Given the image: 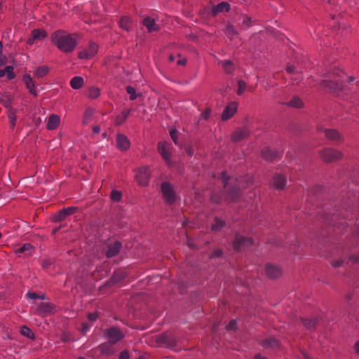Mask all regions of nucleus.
<instances>
[{"label":"nucleus","mask_w":359,"mask_h":359,"mask_svg":"<svg viewBox=\"0 0 359 359\" xmlns=\"http://www.w3.org/2000/svg\"><path fill=\"white\" fill-rule=\"evenodd\" d=\"M224 185V199L227 203L236 202L241 196V189L248 187V184L252 182H247L246 186L241 185V181L237 178L230 177L226 172H222L219 177Z\"/></svg>","instance_id":"1"},{"label":"nucleus","mask_w":359,"mask_h":359,"mask_svg":"<svg viewBox=\"0 0 359 359\" xmlns=\"http://www.w3.org/2000/svg\"><path fill=\"white\" fill-rule=\"evenodd\" d=\"M341 72L339 70H335L333 72L327 73L325 78L320 82V86L328 93L339 96L341 93L345 92L346 94L349 89L343 84L341 81L337 77H340Z\"/></svg>","instance_id":"2"},{"label":"nucleus","mask_w":359,"mask_h":359,"mask_svg":"<svg viewBox=\"0 0 359 359\" xmlns=\"http://www.w3.org/2000/svg\"><path fill=\"white\" fill-rule=\"evenodd\" d=\"M50 39L58 49L65 53L73 52L78 43L77 39L74 37V35L68 34L62 29L52 33Z\"/></svg>","instance_id":"3"},{"label":"nucleus","mask_w":359,"mask_h":359,"mask_svg":"<svg viewBox=\"0 0 359 359\" xmlns=\"http://www.w3.org/2000/svg\"><path fill=\"white\" fill-rule=\"evenodd\" d=\"M320 159L327 163H332L341 160L344 154L334 148H325L320 151Z\"/></svg>","instance_id":"4"},{"label":"nucleus","mask_w":359,"mask_h":359,"mask_svg":"<svg viewBox=\"0 0 359 359\" xmlns=\"http://www.w3.org/2000/svg\"><path fill=\"white\" fill-rule=\"evenodd\" d=\"M156 342L167 348H174L177 346V340L175 334L171 332H165L156 336Z\"/></svg>","instance_id":"5"},{"label":"nucleus","mask_w":359,"mask_h":359,"mask_svg":"<svg viewBox=\"0 0 359 359\" xmlns=\"http://www.w3.org/2000/svg\"><path fill=\"white\" fill-rule=\"evenodd\" d=\"M104 336L109 339L111 344L121 341L125 335L118 327H111L104 330Z\"/></svg>","instance_id":"6"},{"label":"nucleus","mask_w":359,"mask_h":359,"mask_svg":"<svg viewBox=\"0 0 359 359\" xmlns=\"http://www.w3.org/2000/svg\"><path fill=\"white\" fill-rule=\"evenodd\" d=\"M128 276V272L123 269L114 271L111 277L105 283V286L110 287L121 283Z\"/></svg>","instance_id":"7"},{"label":"nucleus","mask_w":359,"mask_h":359,"mask_svg":"<svg viewBox=\"0 0 359 359\" xmlns=\"http://www.w3.org/2000/svg\"><path fill=\"white\" fill-rule=\"evenodd\" d=\"M230 11V4L227 2L223 1L217 6L212 8H203V14L216 16L219 13L229 12Z\"/></svg>","instance_id":"8"},{"label":"nucleus","mask_w":359,"mask_h":359,"mask_svg":"<svg viewBox=\"0 0 359 359\" xmlns=\"http://www.w3.org/2000/svg\"><path fill=\"white\" fill-rule=\"evenodd\" d=\"M161 191L166 202L172 204L176 200V194L170 183L165 182L161 184Z\"/></svg>","instance_id":"9"},{"label":"nucleus","mask_w":359,"mask_h":359,"mask_svg":"<svg viewBox=\"0 0 359 359\" xmlns=\"http://www.w3.org/2000/svg\"><path fill=\"white\" fill-rule=\"evenodd\" d=\"M252 244L253 241L252 238L236 234L233 242V248L235 250L240 251L245 247L251 246Z\"/></svg>","instance_id":"10"},{"label":"nucleus","mask_w":359,"mask_h":359,"mask_svg":"<svg viewBox=\"0 0 359 359\" xmlns=\"http://www.w3.org/2000/svg\"><path fill=\"white\" fill-rule=\"evenodd\" d=\"M79 211V208L77 207H69L67 208H63L60 210L57 214H55L53 217V221L54 222H59L65 220L67 217L70 216L76 212Z\"/></svg>","instance_id":"11"},{"label":"nucleus","mask_w":359,"mask_h":359,"mask_svg":"<svg viewBox=\"0 0 359 359\" xmlns=\"http://www.w3.org/2000/svg\"><path fill=\"white\" fill-rule=\"evenodd\" d=\"M265 273L270 279H277L283 274L282 269L276 265L268 263L265 265Z\"/></svg>","instance_id":"12"},{"label":"nucleus","mask_w":359,"mask_h":359,"mask_svg":"<svg viewBox=\"0 0 359 359\" xmlns=\"http://www.w3.org/2000/svg\"><path fill=\"white\" fill-rule=\"evenodd\" d=\"M150 178V170L149 167L140 168L136 175V180L141 186H146Z\"/></svg>","instance_id":"13"},{"label":"nucleus","mask_w":359,"mask_h":359,"mask_svg":"<svg viewBox=\"0 0 359 359\" xmlns=\"http://www.w3.org/2000/svg\"><path fill=\"white\" fill-rule=\"evenodd\" d=\"M325 136L330 141L341 143L344 142L342 135L336 129H323Z\"/></svg>","instance_id":"14"},{"label":"nucleus","mask_w":359,"mask_h":359,"mask_svg":"<svg viewBox=\"0 0 359 359\" xmlns=\"http://www.w3.org/2000/svg\"><path fill=\"white\" fill-rule=\"evenodd\" d=\"M237 103L236 102H231L229 103L224 109L221 114V119L223 121H226L233 116L237 111Z\"/></svg>","instance_id":"15"},{"label":"nucleus","mask_w":359,"mask_h":359,"mask_svg":"<svg viewBox=\"0 0 359 359\" xmlns=\"http://www.w3.org/2000/svg\"><path fill=\"white\" fill-rule=\"evenodd\" d=\"M56 312V307L53 304L41 302L37 309V313L43 316H46Z\"/></svg>","instance_id":"16"},{"label":"nucleus","mask_w":359,"mask_h":359,"mask_svg":"<svg viewBox=\"0 0 359 359\" xmlns=\"http://www.w3.org/2000/svg\"><path fill=\"white\" fill-rule=\"evenodd\" d=\"M97 48L98 46L96 43L90 42L87 50H83L79 52L78 57L80 59H90L97 53Z\"/></svg>","instance_id":"17"},{"label":"nucleus","mask_w":359,"mask_h":359,"mask_svg":"<svg viewBox=\"0 0 359 359\" xmlns=\"http://www.w3.org/2000/svg\"><path fill=\"white\" fill-rule=\"evenodd\" d=\"M122 248V243L120 241H115L114 243L107 245V250L105 255L107 258H112L116 256Z\"/></svg>","instance_id":"18"},{"label":"nucleus","mask_w":359,"mask_h":359,"mask_svg":"<svg viewBox=\"0 0 359 359\" xmlns=\"http://www.w3.org/2000/svg\"><path fill=\"white\" fill-rule=\"evenodd\" d=\"M250 132L247 128H238L231 134V141L238 142L249 137Z\"/></svg>","instance_id":"19"},{"label":"nucleus","mask_w":359,"mask_h":359,"mask_svg":"<svg viewBox=\"0 0 359 359\" xmlns=\"http://www.w3.org/2000/svg\"><path fill=\"white\" fill-rule=\"evenodd\" d=\"M116 146L118 149L125 151L129 149L130 142L126 135L119 133L116 136Z\"/></svg>","instance_id":"20"},{"label":"nucleus","mask_w":359,"mask_h":359,"mask_svg":"<svg viewBox=\"0 0 359 359\" xmlns=\"http://www.w3.org/2000/svg\"><path fill=\"white\" fill-rule=\"evenodd\" d=\"M142 24L146 27L148 32H158L160 30V26L156 24V20L151 17H146L142 20Z\"/></svg>","instance_id":"21"},{"label":"nucleus","mask_w":359,"mask_h":359,"mask_svg":"<svg viewBox=\"0 0 359 359\" xmlns=\"http://www.w3.org/2000/svg\"><path fill=\"white\" fill-rule=\"evenodd\" d=\"M286 177L280 174L276 175L272 180L273 186L278 190H283L286 185Z\"/></svg>","instance_id":"22"},{"label":"nucleus","mask_w":359,"mask_h":359,"mask_svg":"<svg viewBox=\"0 0 359 359\" xmlns=\"http://www.w3.org/2000/svg\"><path fill=\"white\" fill-rule=\"evenodd\" d=\"M259 343L265 348L276 349L280 346V341L273 337L261 340Z\"/></svg>","instance_id":"23"},{"label":"nucleus","mask_w":359,"mask_h":359,"mask_svg":"<svg viewBox=\"0 0 359 359\" xmlns=\"http://www.w3.org/2000/svg\"><path fill=\"white\" fill-rule=\"evenodd\" d=\"M32 37L27 40L28 44H32L34 40H42L47 36V32L44 29H35L32 32Z\"/></svg>","instance_id":"24"},{"label":"nucleus","mask_w":359,"mask_h":359,"mask_svg":"<svg viewBox=\"0 0 359 359\" xmlns=\"http://www.w3.org/2000/svg\"><path fill=\"white\" fill-rule=\"evenodd\" d=\"M301 320L304 326L308 330H314L319 323V319L317 316L311 318H301Z\"/></svg>","instance_id":"25"},{"label":"nucleus","mask_w":359,"mask_h":359,"mask_svg":"<svg viewBox=\"0 0 359 359\" xmlns=\"http://www.w3.org/2000/svg\"><path fill=\"white\" fill-rule=\"evenodd\" d=\"M22 80H23L24 83H25L27 88L29 89V93L32 95L36 96L37 93H36V90L35 88V85H34V83L32 79L30 77V76L29 74H25L23 76Z\"/></svg>","instance_id":"26"},{"label":"nucleus","mask_w":359,"mask_h":359,"mask_svg":"<svg viewBox=\"0 0 359 359\" xmlns=\"http://www.w3.org/2000/svg\"><path fill=\"white\" fill-rule=\"evenodd\" d=\"M34 250V247L29 243H25L18 249L14 250L15 253H24L27 256L32 255Z\"/></svg>","instance_id":"27"},{"label":"nucleus","mask_w":359,"mask_h":359,"mask_svg":"<svg viewBox=\"0 0 359 359\" xmlns=\"http://www.w3.org/2000/svg\"><path fill=\"white\" fill-rule=\"evenodd\" d=\"M60 124V117L55 114H51L48 117V121L47 123V129L53 130L56 129Z\"/></svg>","instance_id":"28"},{"label":"nucleus","mask_w":359,"mask_h":359,"mask_svg":"<svg viewBox=\"0 0 359 359\" xmlns=\"http://www.w3.org/2000/svg\"><path fill=\"white\" fill-rule=\"evenodd\" d=\"M262 156L268 161H273L278 158V154L266 147L262 150Z\"/></svg>","instance_id":"29"},{"label":"nucleus","mask_w":359,"mask_h":359,"mask_svg":"<svg viewBox=\"0 0 359 359\" xmlns=\"http://www.w3.org/2000/svg\"><path fill=\"white\" fill-rule=\"evenodd\" d=\"M132 20L128 16H123L119 21V25L123 29L129 32L132 27Z\"/></svg>","instance_id":"30"},{"label":"nucleus","mask_w":359,"mask_h":359,"mask_svg":"<svg viewBox=\"0 0 359 359\" xmlns=\"http://www.w3.org/2000/svg\"><path fill=\"white\" fill-rule=\"evenodd\" d=\"M224 32L231 40L233 39L234 36H237L238 34L235 27L229 22L226 25Z\"/></svg>","instance_id":"31"},{"label":"nucleus","mask_w":359,"mask_h":359,"mask_svg":"<svg viewBox=\"0 0 359 359\" xmlns=\"http://www.w3.org/2000/svg\"><path fill=\"white\" fill-rule=\"evenodd\" d=\"M6 74L8 80L14 79L15 75L13 72V67L6 66L4 69H0V78L4 76Z\"/></svg>","instance_id":"32"},{"label":"nucleus","mask_w":359,"mask_h":359,"mask_svg":"<svg viewBox=\"0 0 359 359\" xmlns=\"http://www.w3.org/2000/svg\"><path fill=\"white\" fill-rule=\"evenodd\" d=\"M166 142H160L158 144V151L165 160L169 159L170 156V154L166 149Z\"/></svg>","instance_id":"33"},{"label":"nucleus","mask_w":359,"mask_h":359,"mask_svg":"<svg viewBox=\"0 0 359 359\" xmlns=\"http://www.w3.org/2000/svg\"><path fill=\"white\" fill-rule=\"evenodd\" d=\"M83 84L84 81L81 76H74L70 81V86L73 89H80Z\"/></svg>","instance_id":"34"},{"label":"nucleus","mask_w":359,"mask_h":359,"mask_svg":"<svg viewBox=\"0 0 359 359\" xmlns=\"http://www.w3.org/2000/svg\"><path fill=\"white\" fill-rule=\"evenodd\" d=\"M290 107L300 109L304 107V102L299 97H294L290 102L286 103Z\"/></svg>","instance_id":"35"},{"label":"nucleus","mask_w":359,"mask_h":359,"mask_svg":"<svg viewBox=\"0 0 359 359\" xmlns=\"http://www.w3.org/2000/svg\"><path fill=\"white\" fill-rule=\"evenodd\" d=\"M130 110V109H125L123 110L121 115H118L116 118L115 123L116 126H120L122 123H123L127 119Z\"/></svg>","instance_id":"36"},{"label":"nucleus","mask_w":359,"mask_h":359,"mask_svg":"<svg viewBox=\"0 0 359 359\" xmlns=\"http://www.w3.org/2000/svg\"><path fill=\"white\" fill-rule=\"evenodd\" d=\"M226 223L224 221L219 219L218 217H215L214 223L211 225V229L214 231H218L224 227Z\"/></svg>","instance_id":"37"},{"label":"nucleus","mask_w":359,"mask_h":359,"mask_svg":"<svg viewBox=\"0 0 359 359\" xmlns=\"http://www.w3.org/2000/svg\"><path fill=\"white\" fill-rule=\"evenodd\" d=\"M224 72L228 74H231L233 72L235 68L233 63L231 60H225L221 62Z\"/></svg>","instance_id":"38"},{"label":"nucleus","mask_w":359,"mask_h":359,"mask_svg":"<svg viewBox=\"0 0 359 359\" xmlns=\"http://www.w3.org/2000/svg\"><path fill=\"white\" fill-rule=\"evenodd\" d=\"M49 72V68L47 66H40L36 68L35 71V76L38 78H42L45 76Z\"/></svg>","instance_id":"39"},{"label":"nucleus","mask_w":359,"mask_h":359,"mask_svg":"<svg viewBox=\"0 0 359 359\" xmlns=\"http://www.w3.org/2000/svg\"><path fill=\"white\" fill-rule=\"evenodd\" d=\"M20 333L29 338V339H34V332L27 326H22Z\"/></svg>","instance_id":"40"},{"label":"nucleus","mask_w":359,"mask_h":359,"mask_svg":"<svg viewBox=\"0 0 359 359\" xmlns=\"http://www.w3.org/2000/svg\"><path fill=\"white\" fill-rule=\"evenodd\" d=\"M93 112H94L93 109L90 107L87 108L85 110L84 117L82 121V123L83 125H87L88 123V119L93 116Z\"/></svg>","instance_id":"41"},{"label":"nucleus","mask_w":359,"mask_h":359,"mask_svg":"<svg viewBox=\"0 0 359 359\" xmlns=\"http://www.w3.org/2000/svg\"><path fill=\"white\" fill-rule=\"evenodd\" d=\"M285 70L287 73L290 74H302V71H299L295 65H287Z\"/></svg>","instance_id":"42"},{"label":"nucleus","mask_w":359,"mask_h":359,"mask_svg":"<svg viewBox=\"0 0 359 359\" xmlns=\"http://www.w3.org/2000/svg\"><path fill=\"white\" fill-rule=\"evenodd\" d=\"M246 86H247V84H246L245 81H244L243 80H239L238 81V89L236 91L237 95H242L244 93V91L246 88Z\"/></svg>","instance_id":"43"},{"label":"nucleus","mask_w":359,"mask_h":359,"mask_svg":"<svg viewBox=\"0 0 359 359\" xmlns=\"http://www.w3.org/2000/svg\"><path fill=\"white\" fill-rule=\"evenodd\" d=\"M178 133H179L178 131L175 128L171 129L170 130V137H171L172 141L174 142V143L176 145L181 147L182 144L178 142Z\"/></svg>","instance_id":"44"},{"label":"nucleus","mask_w":359,"mask_h":359,"mask_svg":"<svg viewBox=\"0 0 359 359\" xmlns=\"http://www.w3.org/2000/svg\"><path fill=\"white\" fill-rule=\"evenodd\" d=\"M100 90L98 88L91 87L89 89L88 96L90 98H93V99L97 98L100 96Z\"/></svg>","instance_id":"45"},{"label":"nucleus","mask_w":359,"mask_h":359,"mask_svg":"<svg viewBox=\"0 0 359 359\" xmlns=\"http://www.w3.org/2000/svg\"><path fill=\"white\" fill-rule=\"evenodd\" d=\"M8 118L10 119L11 126L12 128H13L15 125L16 116H15V112L13 109H10L8 110Z\"/></svg>","instance_id":"46"},{"label":"nucleus","mask_w":359,"mask_h":359,"mask_svg":"<svg viewBox=\"0 0 359 359\" xmlns=\"http://www.w3.org/2000/svg\"><path fill=\"white\" fill-rule=\"evenodd\" d=\"M99 350L102 354H110V346L107 343H103L99 345L98 346Z\"/></svg>","instance_id":"47"},{"label":"nucleus","mask_w":359,"mask_h":359,"mask_svg":"<svg viewBox=\"0 0 359 359\" xmlns=\"http://www.w3.org/2000/svg\"><path fill=\"white\" fill-rule=\"evenodd\" d=\"M126 91L130 95V100H134L137 98V95L136 94L135 89L130 86L126 87Z\"/></svg>","instance_id":"48"},{"label":"nucleus","mask_w":359,"mask_h":359,"mask_svg":"<svg viewBox=\"0 0 359 359\" xmlns=\"http://www.w3.org/2000/svg\"><path fill=\"white\" fill-rule=\"evenodd\" d=\"M121 196H122L121 193L117 190H113L111 192L110 197H111V200H113L114 201L118 202V201H121Z\"/></svg>","instance_id":"49"},{"label":"nucleus","mask_w":359,"mask_h":359,"mask_svg":"<svg viewBox=\"0 0 359 359\" xmlns=\"http://www.w3.org/2000/svg\"><path fill=\"white\" fill-rule=\"evenodd\" d=\"M0 102L8 110L12 109L11 107V99L10 97H6V99H4L3 97H0Z\"/></svg>","instance_id":"50"},{"label":"nucleus","mask_w":359,"mask_h":359,"mask_svg":"<svg viewBox=\"0 0 359 359\" xmlns=\"http://www.w3.org/2000/svg\"><path fill=\"white\" fill-rule=\"evenodd\" d=\"M223 255V252L220 248L215 249L210 255V258L220 257Z\"/></svg>","instance_id":"51"},{"label":"nucleus","mask_w":359,"mask_h":359,"mask_svg":"<svg viewBox=\"0 0 359 359\" xmlns=\"http://www.w3.org/2000/svg\"><path fill=\"white\" fill-rule=\"evenodd\" d=\"M54 263L53 260L48 258L43 260L42 263V267L45 269H48Z\"/></svg>","instance_id":"52"},{"label":"nucleus","mask_w":359,"mask_h":359,"mask_svg":"<svg viewBox=\"0 0 359 359\" xmlns=\"http://www.w3.org/2000/svg\"><path fill=\"white\" fill-rule=\"evenodd\" d=\"M227 330H236V321L231 320L226 326Z\"/></svg>","instance_id":"53"},{"label":"nucleus","mask_w":359,"mask_h":359,"mask_svg":"<svg viewBox=\"0 0 359 359\" xmlns=\"http://www.w3.org/2000/svg\"><path fill=\"white\" fill-rule=\"evenodd\" d=\"M344 263V260L342 259H339L336 261H332L331 262V265L334 268H338L342 266Z\"/></svg>","instance_id":"54"},{"label":"nucleus","mask_w":359,"mask_h":359,"mask_svg":"<svg viewBox=\"0 0 359 359\" xmlns=\"http://www.w3.org/2000/svg\"><path fill=\"white\" fill-rule=\"evenodd\" d=\"M118 359H130V354L127 350L123 351L120 355Z\"/></svg>","instance_id":"55"},{"label":"nucleus","mask_w":359,"mask_h":359,"mask_svg":"<svg viewBox=\"0 0 359 359\" xmlns=\"http://www.w3.org/2000/svg\"><path fill=\"white\" fill-rule=\"evenodd\" d=\"M349 260L353 264L359 262V255L358 254H353L349 256Z\"/></svg>","instance_id":"56"},{"label":"nucleus","mask_w":359,"mask_h":359,"mask_svg":"<svg viewBox=\"0 0 359 359\" xmlns=\"http://www.w3.org/2000/svg\"><path fill=\"white\" fill-rule=\"evenodd\" d=\"M210 200L215 203H219L221 201V197L218 195L212 194L210 197Z\"/></svg>","instance_id":"57"},{"label":"nucleus","mask_w":359,"mask_h":359,"mask_svg":"<svg viewBox=\"0 0 359 359\" xmlns=\"http://www.w3.org/2000/svg\"><path fill=\"white\" fill-rule=\"evenodd\" d=\"M243 23L244 25H246L248 27H250L251 26V24H252V18L248 15H245L244 17V20H243Z\"/></svg>","instance_id":"58"},{"label":"nucleus","mask_w":359,"mask_h":359,"mask_svg":"<svg viewBox=\"0 0 359 359\" xmlns=\"http://www.w3.org/2000/svg\"><path fill=\"white\" fill-rule=\"evenodd\" d=\"M61 340L64 342H67L70 339V335L68 333H62L60 337Z\"/></svg>","instance_id":"59"},{"label":"nucleus","mask_w":359,"mask_h":359,"mask_svg":"<svg viewBox=\"0 0 359 359\" xmlns=\"http://www.w3.org/2000/svg\"><path fill=\"white\" fill-rule=\"evenodd\" d=\"M27 295L31 299H36L39 298V295L35 292H28Z\"/></svg>","instance_id":"60"},{"label":"nucleus","mask_w":359,"mask_h":359,"mask_svg":"<svg viewBox=\"0 0 359 359\" xmlns=\"http://www.w3.org/2000/svg\"><path fill=\"white\" fill-rule=\"evenodd\" d=\"M97 318V314L96 313H91L88 314V319L91 321H94Z\"/></svg>","instance_id":"61"},{"label":"nucleus","mask_w":359,"mask_h":359,"mask_svg":"<svg viewBox=\"0 0 359 359\" xmlns=\"http://www.w3.org/2000/svg\"><path fill=\"white\" fill-rule=\"evenodd\" d=\"M210 114V109H206L203 111V118L207 119L209 117Z\"/></svg>","instance_id":"62"},{"label":"nucleus","mask_w":359,"mask_h":359,"mask_svg":"<svg viewBox=\"0 0 359 359\" xmlns=\"http://www.w3.org/2000/svg\"><path fill=\"white\" fill-rule=\"evenodd\" d=\"M187 63V60L185 58L179 59L177 62L178 65H185Z\"/></svg>","instance_id":"63"},{"label":"nucleus","mask_w":359,"mask_h":359,"mask_svg":"<svg viewBox=\"0 0 359 359\" xmlns=\"http://www.w3.org/2000/svg\"><path fill=\"white\" fill-rule=\"evenodd\" d=\"M254 359H269L265 356L262 355L260 353L256 354Z\"/></svg>","instance_id":"64"}]
</instances>
